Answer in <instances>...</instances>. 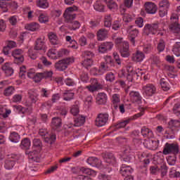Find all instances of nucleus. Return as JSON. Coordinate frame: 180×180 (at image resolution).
Wrapping results in <instances>:
<instances>
[{"instance_id": "obj_47", "label": "nucleus", "mask_w": 180, "mask_h": 180, "mask_svg": "<svg viewBox=\"0 0 180 180\" xmlns=\"http://www.w3.org/2000/svg\"><path fill=\"white\" fill-rule=\"evenodd\" d=\"M91 85H92L94 88H96L98 91H99V89H102V84H101V83H99L96 79H91Z\"/></svg>"}, {"instance_id": "obj_2", "label": "nucleus", "mask_w": 180, "mask_h": 180, "mask_svg": "<svg viewBox=\"0 0 180 180\" xmlns=\"http://www.w3.org/2000/svg\"><path fill=\"white\" fill-rule=\"evenodd\" d=\"M179 153V145L178 143H166L163 148L164 155H168V154H174L176 155Z\"/></svg>"}, {"instance_id": "obj_46", "label": "nucleus", "mask_w": 180, "mask_h": 180, "mask_svg": "<svg viewBox=\"0 0 180 180\" xmlns=\"http://www.w3.org/2000/svg\"><path fill=\"white\" fill-rule=\"evenodd\" d=\"M32 144L33 147H35V148H38L39 150L43 147V143H41V140L37 138L33 139Z\"/></svg>"}, {"instance_id": "obj_1", "label": "nucleus", "mask_w": 180, "mask_h": 180, "mask_svg": "<svg viewBox=\"0 0 180 180\" xmlns=\"http://www.w3.org/2000/svg\"><path fill=\"white\" fill-rule=\"evenodd\" d=\"M72 63H74V58H66L56 62L54 67L58 71H65L68 68L70 64H72Z\"/></svg>"}, {"instance_id": "obj_61", "label": "nucleus", "mask_w": 180, "mask_h": 180, "mask_svg": "<svg viewBox=\"0 0 180 180\" xmlns=\"http://www.w3.org/2000/svg\"><path fill=\"white\" fill-rule=\"evenodd\" d=\"M94 64V60L92 59H84V60L82 63V65L85 67V68H88V67H91Z\"/></svg>"}, {"instance_id": "obj_44", "label": "nucleus", "mask_w": 180, "mask_h": 180, "mask_svg": "<svg viewBox=\"0 0 180 180\" xmlns=\"http://www.w3.org/2000/svg\"><path fill=\"white\" fill-rule=\"evenodd\" d=\"M160 85L162 86V89L164 91H169L171 89L169 84H168V82H167V80H165L164 78L160 79Z\"/></svg>"}, {"instance_id": "obj_32", "label": "nucleus", "mask_w": 180, "mask_h": 180, "mask_svg": "<svg viewBox=\"0 0 180 180\" xmlns=\"http://www.w3.org/2000/svg\"><path fill=\"white\" fill-rule=\"evenodd\" d=\"M1 70H3L6 75V77H11V75H13V69L9 66V63H6L1 67Z\"/></svg>"}, {"instance_id": "obj_63", "label": "nucleus", "mask_w": 180, "mask_h": 180, "mask_svg": "<svg viewBox=\"0 0 180 180\" xmlns=\"http://www.w3.org/2000/svg\"><path fill=\"white\" fill-rule=\"evenodd\" d=\"M39 21L40 23H47V22H49V16L41 14L39 17Z\"/></svg>"}, {"instance_id": "obj_57", "label": "nucleus", "mask_w": 180, "mask_h": 180, "mask_svg": "<svg viewBox=\"0 0 180 180\" xmlns=\"http://www.w3.org/2000/svg\"><path fill=\"white\" fill-rule=\"evenodd\" d=\"M23 61H25V57L23 56V55L14 58L13 60L14 64H17L18 65H20V64H22Z\"/></svg>"}, {"instance_id": "obj_35", "label": "nucleus", "mask_w": 180, "mask_h": 180, "mask_svg": "<svg viewBox=\"0 0 180 180\" xmlns=\"http://www.w3.org/2000/svg\"><path fill=\"white\" fill-rule=\"evenodd\" d=\"M81 172L86 174V175H90L91 176H96V172L92 169L82 167L80 168Z\"/></svg>"}, {"instance_id": "obj_26", "label": "nucleus", "mask_w": 180, "mask_h": 180, "mask_svg": "<svg viewBox=\"0 0 180 180\" xmlns=\"http://www.w3.org/2000/svg\"><path fill=\"white\" fill-rule=\"evenodd\" d=\"M63 18H65L66 23H71L72 20L77 18V14L74 13H67L65 11Z\"/></svg>"}, {"instance_id": "obj_17", "label": "nucleus", "mask_w": 180, "mask_h": 180, "mask_svg": "<svg viewBox=\"0 0 180 180\" xmlns=\"http://www.w3.org/2000/svg\"><path fill=\"white\" fill-rule=\"evenodd\" d=\"M141 134H142L144 139H153L154 134L153 131L146 127H143L141 129Z\"/></svg>"}, {"instance_id": "obj_36", "label": "nucleus", "mask_w": 180, "mask_h": 180, "mask_svg": "<svg viewBox=\"0 0 180 180\" xmlns=\"http://www.w3.org/2000/svg\"><path fill=\"white\" fill-rule=\"evenodd\" d=\"M75 94L71 92L70 90H65L63 93V100L64 101H71L74 99Z\"/></svg>"}, {"instance_id": "obj_48", "label": "nucleus", "mask_w": 180, "mask_h": 180, "mask_svg": "<svg viewBox=\"0 0 180 180\" xmlns=\"http://www.w3.org/2000/svg\"><path fill=\"white\" fill-rule=\"evenodd\" d=\"M154 50L153 45L148 44L143 46V51L145 54H150Z\"/></svg>"}, {"instance_id": "obj_19", "label": "nucleus", "mask_w": 180, "mask_h": 180, "mask_svg": "<svg viewBox=\"0 0 180 180\" xmlns=\"http://www.w3.org/2000/svg\"><path fill=\"white\" fill-rule=\"evenodd\" d=\"M96 99L98 105H105L108 101V96L105 93H98Z\"/></svg>"}, {"instance_id": "obj_28", "label": "nucleus", "mask_w": 180, "mask_h": 180, "mask_svg": "<svg viewBox=\"0 0 180 180\" xmlns=\"http://www.w3.org/2000/svg\"><path fill=\"white\" fill-rule=\"evenodd\" d=\"M146 147L149 150H157L158 148V143L157 141H153L152 139L146 141Z\"/></svg>"}, {"instance_id": "obj_13", "label": "nucleus", "mask_w": 180, "mask_h": 180, "mask_svg": "<svg viewBox=\"0 0 180 180\" xmlns=\"http://www.w3.org/2000/svg\"><path fill=\"white\" fill-rule=\"evenodd\" d=\"M129 42H124L123 44V46L120 47V53L122 57L126 58L130 56V51H129Z\"/></svg>"}, {"instance_id": "obj_53", "label": "nucleus", "mask_w": 180, "mask_h": 180, "mask_svg": "<svg viewBox=\"0 0 180 180\" xmlns=\"http://www.w3.org/2000/svg\"><path fill=\"white\" fill-rule=\"evenodd\" d=\"M11 56L12 57H13V58L16 57H20V56H23V50L19 49H14L13 51H12Z\"/></svg>"}, {"instance_id": "obj_42", "label": "nucleus", "mask_w": 180, "mask_h": 180, "mask_svg": "<svg viewBox=\"0 0 180 180\" xmlns=\"http://www.w3.org/2000/svg\"><path fill=\"white\" fill-rule=\"evenodd\" d=\"M122 160L124 161L125 164H130V162H131V154L127 153V150H124Z\"/></svg>"}, {"instance_id": "obj_34", "label": "nucleus", "mask_w": 180, "mask_h": 180, "mask_svg": "<svg viewBox=\"0 0 180 180\" xmlns=\"http://www.w3.org/2000/svg\"><path fill=\"white\" fill-rule=\"evenodd\" d=\"M47 56L51 60L58 59V53H57V50L54 49H51L48 51Z\"/></svg>"}, {"instance_id": "obj_10", "label": "nucleus", "mask_w": 180, "mask_h": 180, "mask_svg": "<svg viewBox=\"0 0 180 180\" xmlns=\"http://www.w3.org/2000/svg\"><path fill=\"white\" fill-rule=\"evenodd\" d=\"M133 168L129 165H122L120 174L122 176H131V174H133Z\"/></svg>"}, {"instance_id": "obj_30", "label": "nucleus", "mask_w": 180, "mask_h": 180, "mask_svg": "<svg viewBox=\"0 0 180 180\" xmlns=\"http://www.w3.org/2000/svg\"><path fill=\"white\" fill-rule=\"evenodd\" d=\"M139 36V30L134 29L129 32V40L131 43L134 46L136 44V37Z\"/></svg>"}, {"instance_id": "obj_50", "label": "nucleus", "mask_w": 180, "mask_h": 180, "mask_svg": "<svg viewBox=\"0 0 180 180\" xmlns=\"http://www.w3.org/2000/svg\"><path fill=\"white\" fill-rule=\"evenodd\" d=\"M70 54V51L68 49H63L58 51V58H61V57H65Z\"/></svg>"}, {"instance_id": "obj_15", "label": "nucleus", "mask_w": 180, "mask_h": 180, "mask_svg": "<svg viewBox=\"0 0 180 180\" xmlns=\"http://www.w3.org/2000/svg\"><path fill=\"white\" fill-rule=\"evenodd\" d=\"M51 126L53 130H58V129L63 126V121L61 118L58 117L52 118Z\"/></svg>"}, {"instance_id": "obj_52", "label": "nucleus", "mask_w": 180, "mask_h": 180, "mask_svg": "<svg viewBox=\"0 0 180 180\" xmlns=\"http://www.w3.org/2000/svg\"><path fill=\"white\" fill-rule=\"evenodd\" d=\"M139 77L143 78V72H142V70H141L138 72H135V71H134V72L132 71V80H133V82L136 81V79H139Z\"/></svg>"}, {"instance_id": "obj_51", "label": "nucleus", "mask_w": 180, "mask_h": 180, "mask_svg": "<svg viewBox=\"0 0 180 180\" xmlns=\"http://www.w3.org/2000/svg\"><path fill=\"white\" fill-rule=\"evenodd\" d=\"M79 27H81V24L79 21L75 20L70 22V28L71 30H77V29H79Z\"/></svg>"}, {"instance_id": "obj_27", "label": "nucleus", "mask_w": 180, "mask_h": 180, "mask_svg": "<svg viewBox=\"0 0 180 180\" xmlns=\"http://www.w3.org/2000/svg\"><path fill=\"white\" fill-rule=\"evenodd\" d=\"M45 47L46 46H44V42L41 40V38H38L35 41L34 50L40 51L41 50H44Z\"/></svg>"}, {"instance_id": "obj_6", "label": "nucleus", "mask_w": 180, "mask_h": 180, "mask_svg": "<svg viewBox=\"0 0 180 180\" xmlns=\"http://www.w3.org/2000/svg\"><path fill=\"white\" fill-rule=\"evenodd\" d=\"M39 95L34 89H30L28 91V99L29 102H26V106H32L33 103H36L37 101H39V98L37 97Z\"/></svg>"}, {"instance_id": "obj_25", "label": "nucleus", "mask_w": 180, "mask_h": 180, "mask_svg": "<svg viewBox=\"0 0 180 180\" xmlns=\"http://www.w3.org/2000/svg\"><path fill=\"white\" fill-rule=\"evenodd\" d=\"M49 39L50 40V43L53 44V46H57L60 44V41H58V37L54 32H49L48 34Z\"/></svg>"}, {"instance_id": "obj_29", "label": "nucleus", "mask_w": 180, "mask_h": 180, "mask_svg": "<svg viewBox=\"0 0 180 180\" xmlns=\"http://www.w3.org/2000/svg\"><path fill=\"white\" fill-rule=\"evenodd\" d=\"M70 113L73 116H77L79 113V101H76L75 105L70 108Z\"/></svg>"}, {"instance_id": "obj_64", "label": "nucleus", "mask_w": 180, "mask_h": 180, "mask_svg": "<svg viewBox=\"0 0 180 180\" xmlns=\"http://www.w3.org/2000/svg\"><path fill=\"white\" fill-rule=\"evenodd\" d=\"M173 113H174V115H176V116H179V115H180V104L179 103H176L174 105Z\"/></svg>"}, {"instance_id": "obj_22", "label": "nucleus", "mask_w": 180, "mask_h": 180, "mask_svg": "<svg viewBox=\"0 0 180 180\" xmlns=\"http://www.w3.org/2000/svg\"><path fill=\"white\" fill-rule=\"evenodd\" d=\"M25 29L30 32H37L40 29V25L37 22H31L25 25Z\"/></svg>"}, {"instance_id": "obj_56", "label": "nucleus", "mask_w": 180, "mask_h": 180, "mask_svg": "<svg viewBox=\"0 0 180 180\" xmlns=\"http://www.w3.org/2000/svg\"><path fill=\"white\" fill-rule=\"evenodd\" d=\"M157 49H158V51L159 53H162V51L165 50V41H164V40L161 39L158 44Z\"/></svg>"}, {"instance_id": "obj_7", "label": "nucleus", "mask_w": 180, "mask_h": 180, "mask_svg": "<svg viewBox=\"0 0 180 180\" xmlns=\"http://www.w3.org/2000/svg\"><path fill=\"white\" fill-rule=\"evenodd\" d=\"M143 94L146 96H153L157 91V88L153 84H148L142 87Z\"/></svg>"}, {"instance_id": "obj_9", "label": "nucleus", "mask_w": 180, "mask_h": 180, "mask_svg": "<svg viewBox=\"0 0 180 180\" xmlns=\"http://www.w3.org/2000/svg\"><path fill=\"white\" fill-rule=\"evenodd\" d=\"M144 6L146 13H149L150 15H154L158 11V7L153 2H146Z\"/></svg>"}, {"instance_id": "obj_37", "label": "nucleus", "mask_w": 180, "mask_h": 180, "mask_svg": "<svg viewBox=\"0 0 180 180\" xmlns=\"http://www.w3.org/2000/svg\"><path fill=\"white\" fill-rule=\"evenodd\" d=\"M94 8L97 12H105V5L101 1H96L94 5Z\"/></svg>"}, {"instance_id": "obj_16", "label": "nucleus", "mask_w": 180, "mask_h": 180, "mask_svg": "<svg viewBox=\"0 0 180 180\" xmlns=\"http://www.w3.org/2000/svg\"><path fill=\"white\" fill-rule=\"evenodd\" d=\"M109 31L105 28H101L97 32V40L102 41L105 39L108 38Z\"/></svg>"}, {"instance_id": "obj_45", "label": "nucleus", "mask_w": 180, "mask_h": 180, "mask_svg": "<svg viewBox=\"0 0 180 180\" xmlns=\"http://www.w3.org/2000/svg\"><path fill=\"white\" fill-rule=\"evenodd\" d=\"M37 6L39 8H42V9H46L49 8V2L47 0H39L37 2Z\"/></svg>"}, {"instance_id": "obj_59", "label": "nucleus", "mask_w": 180, "mask_h": 180, "mask_svg": "<svg viewBox=\"0 0 180 180\" xmlns=\"http://www.w3.org/2000/svg\"><path fill=\"white\" fill-rule=\"evenodd\" d=\"M42 79H44V78L41 72H37L35 74V76H34L33 81L36 82V84H38V82H41Z\"/></svg>"}, {"instance_id": "obj_43", "label": "nucleus", "mask_w": 180, "mask_h": 180, "mask_svg": "<svg viewBox=\"0 0 180 180\" xmlns=\"http://www.w3.org/2000/svg\"><path fill=\"white\" fill-rule=\"evenodd\" d=\"M82 56L85 59L92 60V58L95 57V54L91 51H84L82 52Z\"/></svg>"}, {"instance_id": "obj_33", "label": "nucleus", "mask_w": 180, "mask_h": 180, "mask_svg": "<svg viewBox=\"0 0 180 180\" xmlns=\"http://www.w3.org/2000/svg\"><path fill=\"white\" fill-rule=\"evenodd\" d=\"M112 22H113V18H112V15L107 14L104 16L105 27H110V26H112Z\"/></svg>"}, {"instance_id": "obj_23", "label": "nucleus", "mask_w": 180, "mask_h": 180, "mask_svg": "<svg viewBox=\"0 0 180 180\" xmlns=\"http://www.w3.org/2000/svg\"><path fill=\"white\" fill-rule=\"evenodd\" d=\"M104 2L110 11H117L119 6L117 5V3H116V1L114 0H104Z\"/></svg>"}, {"instance_id": "obj_18", "label": "nucleus", "mask_w": 180, "mask_h": 180, "mask_svg": "<svg viewBox=\"0 0 180 180\" xmlns=\"http://www.w3.org/2000/svg\"><path fill=\"white\" fill-rule=\"evenodd\" d=\"M169 30L175 36H180V25L175 21L169 25Z\"/></svg>"}, {"instance_id": "obj_40", "label": "nucleus", "mask_w": 180, "mask_h": 180, "mask_svg": "<svg viewBox=\"0 0 180 180\" xmlns=\"http://www.w3.org/2000/svg\"><path fill=\"white\" fill-rule=\"evenodd\" d=\"M172 51L176 57H180V42H176Z\"/></svg>"}, {"instance_id": "obj_4", "label": "nucleus", "mask_w": 180, "mask_h": 180, "mask_svg": "<svg viewBox=\"0 0 180 180\" xmlns=\"http://www.w3.org/2000/svg\"><path fill=\"white\" fill-rule=\"evenodd\" d=\"M160 23L155 22L153 24H146L143 28V32L146 36L148 34H156L157 32H158Z\"/></svg>"}, {"instance_id": "obj_12", "label": "nucleus", "mask_w": 180, "mask_h": 180, "mask_svg": "<svg viewBox=\"0 0 180 180\" xmlns=\"http://www.w3.org/2000/svg\"><path fill=\"white\" fill-rule=\"evenodd\" d=\"M113 49V42H104L98 46L99 53H106Z\"/></svg>"}, {"instance_id": "obj_58", "label": "nucleus", "mask_w": 180, "mask_h": 180, "mask_svg": "<svg viewBox=\"0 0 180 180\" xmlns=\"http://www.w3.org/2000/svg\"><path fill=\"white\" fill-rule=\"evenodd\" d=\"M115 74L113 72H108L105 75V81L108 82H113L115 81Z\"/></svg>"}, {"instance_id": "obj_54", "label": "nucleus", "mask_w": 180, "mask_h": 180, "mask_svg": "<svg viewBox=\"0 0 180 180\" xmlns=\"http://www.w3.org/2000/svg\"><path fill=\"white\" fill-rule=\"evenodd\" d=\"M159 8L168 10L169 8V2L168 0H163L159 3Z\"/></svg>"}, {"instance_id": "obj_20", "label": "nucleus", "mask_w": 180, "mask_h": 180, "mask_svg": "<svg viewBox=\"0 0 180 180\" xmlns=\"http://www.w3.org/2000/svg\"><path fill=\"white\" fill-rule=\"evenodd\" d=\"M86 162L93 167H101V165H102V161L96 157L89 158L86 160Z\"/></svg>"}, {"instance_id": "obj_41", "label": "nucleus", "mask_w": 180, "mask_h": 180, "mask_svg": "<svg viewBox=\"0 0 180 180\" xmlns=\"http://www.w3.org/2000/svg\"><path fill=\"white\" fill-rule=\"evenodd\" d=\"M131 120V119H128V120L117 122V124H115L116 129H123V128L126 127V126H127V124H129V123H130Z\"/></svg>"}, {"instance_id": "obj_55", "label": "nucleus", "mask_w": 180, "mask_h": 180, "mask_svg": "<svg viewBox=\"0 0 180 180\" xmlns=\"http://www.w3.org/2000/svg\"><path fill=\"white\" fill-rule=\"evenodd\" d=\"M42 77L44 78V79H47L49 78H51V77H53V70H49V71H44L41 72Z\"/></svg>"}, {"instance_id": "obj_8", "label": "nucleus", "mask_w": 180, "mask_h": 180, "mask_svg": "<svg viewBox=\"0 0 180 180\" xmlns=\"http://www.w3.org/2000/svg\"><path fill=\"white\" fill-rule=\"evenodd\" d=\"M129 99L132 103H136L137 105H140L141 103V101L143 98L139 91H132L129 92Z\"/></svg>"}, {"instance_id": "obj_39", "label": "nucleus", "mask_w": 180, "mask_h": 180, "mask_svg": "<svg viewBox=\"0 0 180 180\" xmlns=\"http://www.w3.org/2000/svg\"><path fill=\"white\" fill-rule=\"evenodd\" d=\"M9 139L12 141V143H19V140H20V136L18 132H12L10 134Z\"/></svg>"}, {"instance_id": "obj_11", "label": "nucleus", "mask_w": 180, "mask_h": 180, "mask_svg": "<svg viewBox=\"0 0 180 180\" xmlns=\"http://www.w3.org/2000/svg\"><path fill=\"white\" fill-rule=\"evenodd\" d=\"M102 157L107 164H111L112 165L116 164V158L112 153H105L102 155Z\"/></svg>"}, {"instance_id": "obj_62", "label": "nucleus", "mask_w": 180, "mask_h": 180, "mask_svg": "<svg viewBox=\"0 0 180 180\" xmlns=\"http://www.w3.org/2000/svg\"><path fill=\"white\" fill-rule=\"evenodd\" d=\"M159 172H160L162 176H165V175H167V173L168 172V167H167V165H162L159 169Z\"/></svg>"}, {"instance_id": "obj_14", "label": "nucleus", "mask_w": 180, "mask_h": 180, "mask_svg": "<svg viewBox=\"0 0 180 180\" xmlns=\"http://www.w3.org/2000/svg\"><path fill=\"white\" fill-rule=\"evenodd\" d=\"M146 58V55L141 51H136L132 54V60L135 63H141Z\"/></svg>"}, {"instance_id": "obj_60", "label": "nucleus", "mask_w": 180, "mask_h": 180, "mask_svg": "<svg viewBox=\"0 0 180 180\" xmlns=\"http://www.w3.org/2000/svg\"><path fill=\"white\" fill-rule=\"evenodd\" d=\"M150 61H151V64H153L154 65H158V64L160 63V57L155 55H152L150 56Z\"/></svg>"}, {"instance_id": "obj_21", "label": "nucleus", "mask_w": 180, "mask_h": 180, "mask_svg": "<svg viewBox=\"0 0 180 180\" xmlns=\"http://www.w3.org/2000/svg\"><path fill=\"white\" fill-rule=\"evenodd\" d=\"M85 123V117L79 115L78 117L75 118V124L68 126V129H71L72 126L75 127H79Z\"/></svg>"}, {"instance_id": "obj_24", "label": "nucleus", "mask_w": 180, "mask_h": 180, "mask_svg": "<svg viewBox=\"0 0 180 180\" xmlns=\"http://www.w3.org/2000/svg\"><path fill=\"white\" fill-rule=\"evenodd\" d=\"M119 103H120V96L117 94H113L112 98V108L115 110H117L119 108Z\"/></svg>"}, {"instance_id": "obj_31", "label": "nucleus", "mask_w": 180, "mask_h": 180, "mask_svg": "<svg viewBox=\"0 0 180 180\" xmlns=\"http://www.w3.org/2000/svg\"><path fill=\"white\" fill-rule=\"evenodd\" d=\"M30 146H31L30 139L29 138H24L21 141L20 147L22 150H29V148H30Z\"/></svg>"}, {"instance_id": "obj_49", "label": "nucleus", "mask_w": 180, "mask_h": 180, "mask_svg": "<svg viewBox=\"0 0 180 180\" xmlns=\"http://www.w3.org/2000/svg\"><path fill=\"white\" fill-rule=\"evenodd\" d=\"M15 92V87L10 86L7 87L4 92L5 96H11Z\"/></svg>"}, {"instance_id": "obj_5", "label": "nucleus", "mask_w": 180, "mask_h": 180, "mask_svg": "<svg viewBox=\"0 0 180 180\" xmlns=\"http://www.w3.org/2000/svg\"><path fill=\"white\" fill-rule=\"evenodd\" d=\"M19 155L16 154H12L10 158H8L5 161L4 167L6 169H12L15 167V162L19 160Z\"/></svg>"}, {"instance_id": "obj_3", "label": "nucleus", "mask_w": 180, "mask_h": 180, "mask_svg": "<svg viewBox=\"0 0 180 180\" xmlns=\"http://www.w3.org/2000/svg\"><path fill=\"white\" fill-rule=\"evenodd\" d=\"M108 120H109V114L107 112L99 113L96 118L95 124L97 127H102L108 123Z\"/></svg>"}, {"instance_id": "obj_38", "label": "nucleus", "mask_w": 180, "mask_h": 180, "mask_svg": "<svg viewBox=\"0 0 180 180\" xmlns=\"http://www.w3.org/2000/svg\"><path fill=\"white\" fill-rule=\"evenodd\" d=\"M26 154L28 155L30 160H32V161H35L36 162H38L39 158H37V152L36 150L30 151V152L27 151Z\"/></svg>"}]
</instances>
